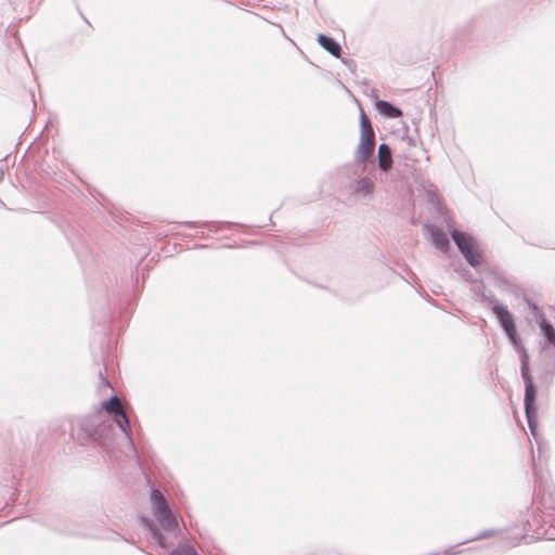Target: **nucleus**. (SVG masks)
I'll return each instance as SVG.
<instances>
[{"label":"nucleus","instance_id":"13","mask_svg":"<svg viewBox=\"0 0 555 555\" xmlns=\"http://www.w3.org/2000/svg\"><path fill=\"white\" fill-rule=\"evenodd\" d=\"M375 149V144L372 142H361L359 143V146L357 147L354 159L358 163H361L365 165L367 159L371 157Z\"/></svg>","mask_w":555,"mask_h":555},{"label":"nucleus","instance_id":"4","mask_svg":"<svg viewBox=\"0 0 555 555\" xmlns=\"http://www.w3.org/2000/svg\"><path fill=\"white\" fill-rule=\"evenodd\" d=\"M451 237L461 254L472 267L476 268L481 263V253L476 247L475 241L472 236L464 232L453 230L451 232Z\"/></svg>","mask_w":555,"mask_h":555},{"label":"nucleus","instance_id":"7","mask_svg":"<svg viewBox=\"0 0 555 555\" xmlns=\"http://www.w3.org/2000/svg\"><path fill=\"white\" fill-rule=\"evenodd\" d=\"M141 521L142 525L151 531L153 539L160 547L168 548L173 545V541L169 540V538L166 537L159 529H157L150 519L142 517Z\"/></svg>","mask_w":555,"mask_h":555},{"label":"nucleus","instance_id":"14","mask_svg":"<svg viewBox=\"0 0 555 555\" xmlns=\"http://www.w3.org/2000/svg\"><path fill=\"white\" fill-rule=\"evenodd\" d=\"M374 188V183L372 179L370 178H361L358 181H356L353 185V193L354 194H362L363 196H366L372 193Z\"/></svg>","mask_w":555,"mask_h":555},{"label":"nucleus","instance_id":"19","mask_svg":"<svg viewBox=\"0 0 555 555\" xmlns=\"http://www.w3.org/2000/svg\"><path fill=\"white\" fill-rule=\"evenodd\" d=\"M496 532L498 531H495V530H483V531H480L477 535L460 542L459 545H463V544H466L468 542H473V541H477V540H481V539L493 537L494 534H496Z\"/></svg>","mask_w":555,"mask_h":555},{"label":"nucleus","instance_id":"21","mask_svg":"<svg viewBox=\"0 0 555 555\" xmlns=\"http://www.w3.org/2000/svg\"><path fill=\"white\" fill-rule=\"evenodd\" d=\"M503 331L506 334L508 339L514 338L517 335V331H516V325L515 324L512 325L511 327L504 328Z\"/></svg>","mask_w":555,"mask_h":555},{"label":"nucleus","instance_id":"5","mask_svg":"<svg viewBox=\"0 0 555 555\" xmlns=\"http://www.w3.org/2000/svg\"><path fill=\"white\" fill-rule=\"evenodd\" d=\"M156 519L159 521V525L164 530H166L168 533H171L177 537L176 531L179 530L178 520L172 513L169 505L165 506L164 508L158 509L154 513Z\"/></svg>","mask_w":555,"mask_h":555},{"label":"nucleus","instance_id":"20","mask_svg":"<svg viewBox=\"0 0 555 555\" xmlns=\"http://www.w3.org/2000/svg\"><path fill=\"white\" fill-rule=\"evenodd\" d=\"M99 374H100V383L98 385L99 391H102V390H105L108 388L113 389V386H112L109 379L107 378V376L102 371H100Z\"/></svg>","mask_w":555,"mask_h":555},{"label":"nucleus","instance_id":"17","mask_svg":"<svg viewBox=\"0 0 555 555\" xmlns=\"http://www.w3.org/2000/svg\"><path fill=\"white\" fill-rule=\"evenodd\" d=\"M182 225H185V227H190V228H199V229H206L210 232H216L217 231V225L215 222H202V223H198V222H193V221H185V222H182Z\"/></svg>","mask_w":555,"mask_h":555},{"label":"nucleus","instance_id":"18","mask_svg":"<svg viewBox=\"0 0 555 555\" xmlns=\"http://www.w3.org/2000/svg\"><path fill=\"white\" fill-rule=\"evenodd\" d=\"M171 555H198L195 548L188 544H179L172 550Z\"/></svg>","mask_w":555,"mask_h":555},{"label":"nucleus","instance_id":"15","mask_svg":"<svg viewBox=\"0 0 555 555\" xmlns=\"http://www.w3.org/2000/svg\"><path fill=\"white\" fill-rule=\"evenodd\" d=\"M539 326L542 335L545 337L547 345H552L555 347V328L554 326L547 322L545 319L539 320Z\"/></svg>","mask_w":555,"mask_h":555},{"label":"nucleus","instance_id":"10","mask_svg":"<svg viewBox=\"0 0 555 555\" xmlns=\"http://www.w3.org/2000/svg\"><path fill=\"white\" fill-rule=\"evenodd\" d=\"M377 157H378V167L383 171H387L391 167V164H392L391 150L388 144H386V143L379 144Z\"/></svg>","mask_w":555,"mask_h":555},{"label":"nucleus","instance_id":"1","mask_svg":"<svg viewBox=\"0 0 555 555\" xmlns=\"http://www.w3.org/2000/svg\"><path fill=\"white\" fill-rule=\"evenodd\" d=\"M112 421L104 420L101 412L79 418L77 430L72 428V435L78 443L86 446L95 442L99 446L108 449L114 440V426Z\"/></svg>","mask_w":555,"mask_h":555},{"label":"nucleus","instance_id":"6","mask_svg":"<svg viewBox=\"0 0 555 555\" xmlns=\"http://www.w3.org/2000/svg\"><path fill=\"white\" fill-rule=\"evenodd\" d=\"M488 300L493 304L492 312L496 317L498 322L504 330L515 324L514 318L507 308L501 304H498L494 296L488 297Z\"/></svg>","mask_w":555,"mask_h":555},{"label":"nucleus","instance_id":"11","mask_svg":"<svg viewBox=\"0 0 555 555\" xmlns=\"http://www.w3.org/2000/svg\"><path fill=\"white\" fill-rule=\"evenodd\" d=\"M376 107L379 113L388 118H398L402 116V111L386 100H379L376 102Z\"/></svg>","mask_w":555,"mask_h":555},{"label":"nucleus","instance_id":"2","mask_svg":"<svg viewBox=\"0 0 555 555\" xmlns=\"http://www.w3.org/2000/svg\"><path fill=\"white\" fill-rule=\"evenodd\" d=\"M509 343L516 350V352L519 356L520 360V375L525 384V395H524V408H525V414L527 424L529 427V430L531 435L535 438L537 437V416H538V409H537V387L533 383V378L530 374L529 369V354L527 352V349L525 345L522 344L521 338L516 335V337L511 338Z\"/></svg>","mask_w":555,"mask_h":555},{"label":"nucleus","instance_id":"22","mask_svg":"<svg viewBox=\"0 0 555 555\" xmlns=\"http://www.w3.org/2000/svg\"><path fill=\"white\" fill-rule=\"evenodd\" d=\"M62 531H65L67 533H77V531L70 530V529H61Z\"/></svg>","mask_w":555,"mask_h":555},{"label":"nucleus","instance_id":"12","mask_svg":"<svg viewBox=\"0 0 555 555\" xmlns=\"http://www.w3.org/2000/svg\"><path fill=\"white\" fill-rule=\"evenodd\" d=\"M431 243L433 245L440 250H447L450 246L449 238L443 230L439 228H433L430 230Z\"/></svg>","mask_w":555,"mask_h":555},{"label":"nucleus","instance_id":"3","mask_svg":"<svg viewBox=\"0 0 555 555\" xmlns=\"http://www.w3.org/2000/svg\"><path fill=\"white\" fill-rule=\"evenodd\" d=\"M102 409L105 410L108 414L114 415L113 422L125 435L129 446L134 448V443L131 437L130 421L118 396L114 393L111 398L104 400L102 402Z\"/></svg>","mask_w":555,"mask_h":555},{"label":"nucleus","instance_id":"8","mask_svg":"<svg viewBox=\"0 0 555 555\" xmlns=\"http://www.w3.org/2000/svg\"><path fill=\"white\" fill-rule=\"evenodd\" d=\"M318 42L331 55H333L335 57H339L340 52H341V47L334 38L326 36L324 34H320L318 36Z\"/></svg>","mask_w":555,"mask_h":555},{"label":"nucleus","instance_id":"16","mask_svg":"<svg viewBox=\"0 0 555 555\" xmlns=\"http://www.w3.org/2000/svg\"><path fill=\"white\" fill-rule=\"evenodd\" d=\"M151 503L154 513L168 505L164 494L157 489L151 491Z\"/></svg>","mask_w":555,"mask_h":555},{"label":"nucleus","instance_id":"9","mask_svg":"<svg viewBox=\"0 0 555 555\" xmlns=\"http://www.w3.org/2000/svg\"><path fill=\"white\" fill-rule=\"evenodd\" d=\"M361 142H372L375 144V133L370 119L364 112L360 114Z\"/></svg>","mask_w":555,"mask_h":555}]
</instances>
